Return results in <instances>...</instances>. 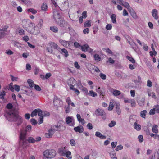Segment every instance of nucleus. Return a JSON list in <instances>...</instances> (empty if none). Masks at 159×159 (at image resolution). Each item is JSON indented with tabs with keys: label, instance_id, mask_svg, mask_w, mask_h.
I'll return each mask as SVG.
<instances>
[{
	"label": "nucleus",
	"instance_id": "nucleus-10",
	"mask_svg": "<svg viewBox=\"0 0 159 159\" xmlns=\"http://www.w3.org/2000/svg\"><path fill=\"white\" fill-rule=\"evenodd\" d=\"M53 102L54 106L61 105L62 104V101L57 96H55Z\"/></svg>",
	"mask_w": 159,
	"mask_h": 159
},
{
	"label": "nucleus",
	"instance_id": "nucleus-11",
	"mask_svg": "<svg viewBox=\"0 0 159 159\" xmlns=\"http://www.w3.org/2000/svg\"><path fill=\"white\" fill-rule=\"evenodd\" d=\"M31 23V22L29 20H24L22 21V25L23 28L25 30Z\"/></svg>",
	"mask_w": 159,
	"mask_h": 159
},
{
	"label": "nucleus",
	"instance_id": "nucleus-50",
	"mask_svg": "<svg viewBox=\"0 0 159 159\" xmlns=\"http://www.w3.org/2000/svg\"><path fill=\"white\" fill-rule=\"evenodd\" d=\"M131 42L130 41H128L129 43L134 48L136 46V44L133 41L131 40Z\"/></svg>",
	"mask_w": 159,
	"mask_h": 159
},
{
	"label": "nucleus",
	"instance_id": "nucleus-25",
	"mask_svg": "<svg viewBox=\"0 0 159 159\" xmlns=\"http://www.w3.org/2000/svg\"><path fill=\"white\" fill-rule=\"evenodd\" d=\"M27 82L29 86L31 88L33 87L35 85L34 81L31 79H29L27 80Z\"/></svg>",
	"mask_w": 159,
	"mask_h": 159
},
{
	"label": "nucleus",
	"instance_id": "nucleus-34",
	"mask_svg": "<svg viewBox=\"0 0 159 159\" xmlns=\"http://www.w3.org/2000/svg\"><path fill=\"white\" fill-rule=\"evenodd\" d=\"M147 111L146 110H143L141 112L140 116L143 118H145L146 117Z\"/></svg>",
	"mask_w": 159,
	"mask_h": 159
},
{
	"label": "nucleus",
	"instance_id": "nucleus-49",
	"mask_svg": "<svg viewBox=\"0 0 159 159\" xmlns=\"http://www.w3.org/2000/svg\"><path fill=\"white\" fill-rule=\"evenodd\" d=\"M30 121L31 124L33 125H35L37 124V122L34 119H31Z\"/></svg>",
	"mask_w": 159,
	"mask_h": 159
},
{
	"label": "nucleus",
	"instance_id": "nucleus-13",
	"mask_svg": "<svg viewBox=\"0 0 159 159\" xmlns=\"http://www.w3.org/2000/svg\"><path fill=\"white\" fill-rule=\"evenodd\" d=\"M74 129L75 132L80 133L83 132L84 130L83 127L81 125L74 127Z\"/></svg>",
	"mask_w": 159,
	"mask_h": 159
},
{
	"label": "nucleus",
	"instance_id": "nucleus-23",
	"mask_svg": "<svg viewBox=\"0 0 159 159\" xmlns=\"http://www.w3.org/2000/svg\"><path fill=\"white\" fill-rule=\"evenodd\" d=\"M93 57L94 60L96 62H99L101 60V58L99 55L97 54H95L93 55Z\"/></svg>",
	"mask_w": 159,
	"mask_h": 159
},
{
	"label": "nucleus",
	"instance_id": "nucleus-45",
	"mask_svg": "<svg viewBox=\"0 0 159 159\" xmlns=\"http://www.w3.org/2000/svg\"><path fill=\"white\" fill-rule=\"evenodd\" d=\"M43 111H42L40 109L38 108V115L40 117H41L42 116H43Z\"/></svg>",
	"mask_w": 159,
	"mask_h": 159
},
{
	"label": "nucleus",
	"instance_id": "nucleus-37",
	"mask_svg": "<svg viewBox=\"0 0 159 159\" xmlns=\"http://www.w3.org/2000/svg\"><path fill=\"white\" fill-rule=\"evenodd\" d=\"M129 103L131 104V106L132 107H135L136 102L134 99H131Z\"/></svg>",
	"mask_w": 159,
	"mask_h": 159
},
{
	"label": "nucleus",
	"instance_id": "nucleus-44",
	"mask_svg": "<svg viewBox=\"0 0 159 159\" xmlns=\"http://www.w3.org/2000/svg\"><path fill=\"white\" fill-rule=\"evenodd\" d=\"M71 153L70 151L67 152L66 153V157L69 158L71 159L72 157L71 156Z\"/></svg>",
	"mask_w": 159,
	"mask_h": 159
},
{
	"label": "nucleus",
	"instance_id": "nucleus-4",
	"mask_svg": "<svg viewBox=\"0 0 159 159\" xmlns=\"http://www.w3.org/2000/svg\"><path fill=\"white\" fill-rule=\"evenodd\" d=\"M43 154L46 158H52L55 156L56 152L54 149H48L45 151Z\"/></svg>",
	"mask_w": 159,
	"mask_h": 159
},
{
	"label": "nucleus",
	"instance_id": "nucleus-2",
	"mask_svg": "<svg viewBox=\"0 0 159 159\" xmlns=\"http://www.w3.org/2000/svg\"><path fill=\"white\" fill-rule=\"evenodd\" d=\"M19 145L23 148H26L28 146V143L26 139V133L21 132L20 137Z\"/></svg>",
	"mask_w": 159,
	"mask_h": 159
},
{
	"label": "nucleus",
	"instance_id": "nucleus-35",
	"mask_svg": "<svg viewBox=\"0 0 159 159\" xmlns=\"http://www.w3.org/2000/svg\"><path fill=\"white\" fill-rule=\"evenodd\" d=\"M38 109H35L34 110L31 114V116L33 117L34 116H36L38 113Z\"/></svg>",
	"mask_w": 159,
	"mask_h": 159
},
{
	"label": "nucleus",
	"instance_id": "nucleus-42",
	"mask_svg": "<svg viewBox=\"0 0 159 159\" xmlns=\"http://www.w3.org/2000/svg\"><path fill=\"white\" fill-rule=\"evenodd\" d=\"M89 93L90 96L93 97H95L97 96V93L92 90L89 91Z\"/></svg>",
	"mask_w": 159,
	"mask_h": 159
},
{
	"label": "nucleus",
	"instance_id": "nucleus-22",
	"mask_svg": "<svg viewBox=\"0 0 159 159\" xmlns=\"http://www.w3.org/2000/svg\"><path fill=\"white\" fill-rule=\"evenodd\" d=\"M119 1L120 2H119V4L122 5L125 7L127 8L128 10L129 9L130 6L128 2H123L121 0H119Z\"/></svg>",
	"mask_w": 159,
	"mask_h": 159
},
{
	"label": "nucleus",
	"instance_id": "nucleus-54",
	"mask_svg": "<svg viewBox=\"0 0 159 159\" xmlns=\"http://www.w3.org/2000/svg\"><path fill=\"white\" fill-rule=\"evenodd\" d=\"M34 88L37 91H40L41 90V88L38 85L35 84L34 86Z\"/></svg>",
	"mask_w": 159,
	"mask_h": 159
},
{
	"label": "nucleus",
	"instance_id": "nucleus-3",
	"mask_svg": "<svg viewBox=\"0 0 159 159\" xmlns=\"http://www.w3.org/2000/svg\"><path fill=\"white\" fill-rule=\"evenodd\" d=\"M46 50L47 52L50 54H54L53 52V50L57 49L58 50L59 49V47L57 44L53 42H50L47 45Z\"/></svg>",
	"mask_w": 159,
	"mask_h": 159
},
{
	"label": "nucleus",
	"instance_id": "nucleus-26",
	"mask_svg": "<svg viewBox=\"0 0 159 159\" xmlns=\"http://www.w3.org/2000/svg\"><path fill=\"white\" fill-rule=\"evenodd\" d=\"M111 18L112 22L113 23H116V16L115 14H113L111 16Z\"/></svg>",
	"mask_w": 159,
	"mask_h": 159
},
{
	"label": "nucleus",
	"instance_id": "nucleus-40",
	"mask_svg": "<svg viewBox=\"0 0 159 159\" xmlns=\"http://www.w3.org/2000/svg\"><path fill=\"white\" fill-rule=\"evenodd\" d=\"M47 5L46 4L43 3L41 6V9L42 10L45 11H46L47 9Z\"/></svg>",
	"mask_w": 159,
	"mask_h": 159
},
{
	"label": "nucleus",
	"instance_id": "nucleus-31",
	"mask_svg": "<svg viewBox=\"0 0 159 159\" xmlns=\"http://www.w3.org/2000/svg\"><path fill=\"white\" fill-rule=\"evenodd\" d=\"M126 58L129 60L132 63L134 64L135 63V60L132 57H130L128 56H126Z\"/></svg>",
	"mask_w": 159,
	"mask_h": 159
},
{
	"label": "nucleus",
	"instance_id": "nucleus-8",
	"mask_svg": "<svg viewBox=\"0 0 159 159\" xmlns=\"http://www.w3.org/2000/svg\"><path fill=\"white\" fill-rule=\"evenodd\" d=\"M69 7V3L67 1L63 2L59 7L60 10L62 11H65L68 9Z\"/></svg>",
	"mask_w": 159,
	"mask_h": 159
},
{
	"label": "nucleus",
	"instance_id": "nucleus-61",
	"mask_svg": "<svg viewBox=\"0 0 159 159\" xmlns=\"http://www.w3.org/2000/svg\"><path fill=\"white\" fill-rule=\"evenodd\" d=\"M43 20L42 19H41L40 20L38 24V26L40 27H42L43 24Z\"/></svg>",
	"mask_w": 159,
	"mask_h": 159
},
{
	"label": "nucleus",
	"instance_id": "nucleus-56",
	"mask_svg": "<svg viewBox=\"0 0 159 159\" xmlns=\"http://www.w3.org/2000/svg\"><path fill=\"white\" fill-rule=\"evenodd\" d=\"M140 143L143 142V136L142 135H140L138 137Z\"/></svg>",
	"mask_w": 159,
	"mask_h": 159
},
{
	"label": "nucleus",
	"instance_id": "nucleus-43",
	"mask_svg": "<svg viewBox=\"0 0 159 159\" xmlns=\"http://www.w3.org/2000/svg\"><path fill=\"white\" fill-rule=\"evenodd\" d=\"M8 27L6 25L2 29L1 31H3V32H0V34H4V32H7V29L8 28Z\"/></svg>",
	"mask_w": 159,
	"mask_h": 159
},
{
	"label": "nucleus",
	"instance_id": "nucleus-20",
	"mask_svg": "<svg viewBox=\"0 0 159 159\" xmlns=\"http://www.w3.org/2000/svg\"><path fill=\"white\" fill-rule=\"evenodd\" d=\"M60 43L63 46L66 47H68L70 46V44L71 43L70 42L66 41L65 40H60Z\"/></svg>",
	"mask_w": 159,
	"mask_h": 159
},
{
	"label": "nucleus",
	"instance_id": "nucleus-55",
	"mask_svg": "<svg viewBox=\"0 0 159 159\" xmlns=\"http://www.w3.org/2000/svg\"><path fill=\"white\" fill-rule=\"evenodd\" d=\"M5 95V91H3L2 92L0 93V98H3L4 96Z\"/></svg>",
	"mask_w": 159,
	"mask_h": 159
},
{
	"label": "nucleus",
	"instance_id": "nucleus-32",
	"mask_svg": "<svg viewBox=\"0 0 159 159\" xmlns=\"http://www.w3.org/2000/svg\"><path fill=\"white\" fill-rule=\"evenodd\" d=\"M7 108H8V109H9V111L8 112V113L11 111L12 110H16L15 109L13 110V109H11V108H12V107H13V106H12V104L11 103H9L7 105Z\"/></svg>",
	"mask_w": 159,
	"mask_h": 159
},
{
	"label": "nucleus",
	"instance_id": "nucleus-52",
	"mask_svg": "<svg viewBox=\"0 0 159 159\" xmlns=\"http://www.w3.org/2000/svg\"><path fill=\"white\" fill-rule=\"evenodd\" d=\"M10 76L11 77V80L12 81H17L18 80V78L17 77H14L11 75H10Z\"/></svg>",
	"mask_w": 159,
	"mask_h": 159
},
{
	"label": "nucleus",
	"instance_id": "nucleus-60",
	"mask_svg": "<svg viewBox=\"0 0 159 159\" xmlns=\"http://www.w3.org/2000/svg\"><path fill=\"white\" fill-rule=\"evenodd\" d=\"M43 116H49L50 115L49 113L46 111H43Z\"/></svg>",
	"mask_w": 159,
	"mask_h": 159
},
{
	"label": "nucleus",
	"instance_id": "nucleus-33",
	"mask_svg": "<svg viewBox=\"0 0 159 159\" xmlns=\"http://www.w3.org/2000/svg\"><path fill=\"white\" fill-rule=\"evenodd\" d=\"M72 87H70V89L73 90L74 91L75 93L78 95L80 93V91L74 88V86H71Z\"/></svg>",
	"mask_w": 159,
	"mask_h": 159
},
{
	"label": "nucleus",
	"instance_id": "nucleus-14",
	"mask_svg": "<svg viewBox=\"0 0 159 159\" xmlns=\"http://www.w3.org/2000/svg\"><path fill=\"white\" fill-rule=\"evenodd\" d=\"M81 48L82 50L84 52L89 51L90 52H91L93 51V49L90 48L88 45L86 44L82 46Z\"/></svg>",
	"mask_w": 159,
	"mask_h": 159
},
{
	"label": "nucleus",
	"instance_id": "nucleus-58",
	"mask_svg": "<svg viewBox=\"0 0 159 159\" xmlns=\"http://www.w3.org/2000/svg\"><path fill=\"white\" fill-rule=\"evenodd\" d=\"M99 76L101 79L103 80H105L106 78V75L105 74L101 73L100 74Z\"/></svg>",
	"mask_w": 159,
	"mask_h": 159
},
{
	"label": "nucleus",
	"instance_id": "nucleus-27",
	"mask_svg": "<svg viewBox=\"0 0 159 159\" xmlns=\"http://www.w3.org/2000/svg\"><path fill=\"white\" fill-rule=\"evenodd\" d=\"M134 127L137 130L139 131L141 129V126L140 125L138 124L136 122L134 124Z\"/></svg>",
	"mask_w": 159,
	"mask_h": 159
},
{
	"label": "nucleus",
	"instance_id": "nucleus-59",
	"mask_svg": "<svg viewBox=\"0 0 159 159\" xmlns=\"http://www.w3.org/2000/svg\"><path fill=\"white\" fill-rule=\"evenodd\" d=\"M14 88L12 86V83H11L9 85V89L11 91L13 92V91H14Z\"/></svg>",
	"mask_w": 159,
	"mask_h": 159
},
{
	"label": "nucleus",
	"instance_id": "nucleus-12",
	"mask_svg": "<svg viewBox=\"0 0 159 159\" xmlns=\"http://www.w3.org/2000/svg\"><path fill=\"white\" fill-rule=\"evenodd\" d=\"M73 120L74 118L73 117L68 116L66 118V122L70 126H73L74 124V123H72Z\"/></svg>",
	"mask_w": 159,
	"mask_h": 159
},
{
	"label": "nucleus",
	"instance_id": "nucleus-24",
	"mask_svg": "<svg viewBox=\"0 0 159 159\" xmlns=\"http://www.w3.org/2000/svg\"><path fill=\"white\" fill-rule=\"evenodd\" d=\"M158 126L156 125H153L152 128V131L155 133L157 134L158 133V131L157 129Z\"/></svg>",
	"mask_w": 159,
	"mask_h": 159
},
{
	"label": "nucleus",
	"instance_id": "nucleus-21",
	"mask_svg": "<svg viewBox=\"0 0 159 159\" xmlns=\"http://www.w3.org/2000/svg\"><path fill=\"white\" fill-rule=\"evenodd\" d=\"M104 112V111L100 108L96 109L95 111V114L97 116H101Z\"/></svg>",
	"mask_w": 159,
	"mask_h": 159
},
{
	"label": "nucleus",
	"instance_id": "nucleus-28",
	"mask_svg": "<svg viewBox=\"0 0 159 159\" xmlns=\"http://www.w3.org/2000/svg\"><path fill=\"white\" fill-rule=\"evenodd\" d=\"M27 141L29 143H34L35 142V139L32 137H29L27 140Z\"/></svg>",
	"mask_w": 159,
	"mask_h": 159
},
{
	"label": "nucleus",
	"instance_id": "nucleus-5",
	"mask_svg": "<svg viewBox=\"0 0 159 159\" xmlns=\"http://www.w3.org/2000/svg\"><path fill=\"white\" fill-rule=\"evenodd\" d=\"M58 125H53L52 128L48 130V133H46L45 134V136L47 138L51 137L54 133V131H59L58 129L59 127Z\"/></svg>",
	"mask_w": 159,
	"mask_h": 159
},
{
	"label": "nucleus",
	"instance_id": "nucleus-64",
	"mask_svg": "<svg viewBox=\"0 0 159 159\" xmlns=\"http://www.w3.org/2000/svg\"><path fill=\"white\" fill-rule=\"evenodd\" d=\"M5 53L8 55H11L13 54V52L11 50H6Z\"/></svg>",
	"mask_w": 159,
	"mask_h": 159
},
{
	"label": "nucleus",
	"instance_id": "nucleus-18",
	"mask_svg": "<svg viewBox=\"0 0 159 159\" xmlns=\"http://www.w3.org/2000/svg\"><path fill=\"white\" fill-rule=\"evenodd\" d=\"M129 12L130 13L132 17L134 19H137L138 18V16L134 11L132 9H129L128 10Z\"/></svg>",
	"mask_w": 159,
	"mask_h": 159
},
{
	"label": "nucleus",
	"instance_id": "nucleus-62",
	"mask_svg": "<svg viewBox=\"0 0 159 159\" xmlns=\"http://www.w3.org/2000/svg\"><path fill=\"white\" fill-rule=\"evenodd\" d=\"M123 146L120 145L117 146L115 150L116 151H118L119 150H121L123 148Z\"/></svg>",
	"mask_w": 159,
	"mask_h": 159
},
{
	"label": "nucleus",
	"instance_id": "nucleus-9",
	"mask_svg": "<svg viewBox=\"0 0 159 159\" xmlns=\"http://www.w3.org/2000/svg\"><path fill=\"white\" fill-rule=\"evenodd\" d=\"M34 27H35L33 25V23L31 22L25 30L31 34H33L34 33Z\"/></svg>",
	"mask_w": 159,
	"mask_h": 159
},
{
	"label": "nucleus",
	"instance_id": "nucleus-17",
	"mask_svg": "<svg viewBox=\"0 0 159 159\" xmlns=\"http://www.w3.org/2000/svg\"><path fill=\"white\" fill-rule=\"evenodd\" d=\"M61 54L64 55L65 57H67L68 55V53L67 51L65 48L61 49L59 48V49L58 50Z\"/></svg>",
	"mask_w": 159,
	"mask_h": 159
},
{
	"label": "nucleus",
	"instance_id": "nucleus-38",
	"mask_svg": "<svg viewBox=\"0 0 159 159\" xmlns=\"http://www.w3.org/2000/svg\"><path fill=\"white\" fill-rule=\"evenodd\" d=\"M108 60H107L106 61V62L107 63H109L110 64H114L115 62V61L114 60H113L112 58L111 57H109L107 58Z\"/></svg>",
	"mask_w": 159,
	"mask_h": 159
},
{
	"label": "nucleus",
	"instance_id": "nucleus-1",
	"mask_svg": "<svg viewBox=\"0 0 159 159\" xmlns=\"http://www.w3.org/2000/svg\"><path fill=\"white\" fill-rule=\"evenodd\" d=\"M8 120L11 121L17 122L18 125L23 122L22 118L18 115L17 110H12L8 113Z\"/></svg>",
	"mask_w": 159,
	"mask_h": 159
},
{
	"label": "nucleus",
	"instance_id": "nucleus-30",
	"mask_svg": "<svg viewBox=\"0 0 159 159\" xmlns=\"http://www.w3.org/2000/svg\"><path fill=\"white\" fill-rule=\"evenodd\" d=\"M91 26V23L90 20H87L84 23V26L86 27H90Z\"/></svg>",
	"mask_w": 159,
	"mask_h": 159
},
{
	"label": "nucleus",
	"instance_id": "nucleus-53",
	"mask_svg": "<svg viewBox=\"0 0 159 159\" xmlns=\"http://www.w3.org/2000/svg\"><path fill=\"white\" fill-rule=\"evenodd\" d=\"M14 88L15 90L16 91L19 92L20 90V87L19 86L17 85H14Z\"/></svg>",
	"mask_w": 159,
	"mask_h": 159
},
{
	"label": "nucleus",
	"instance_id": "nucleus-29",
	"mask_svg": "<svg viewBox=\"0 0 159 159\" xmlns=\"http://www.w3.org/2000/svg\"><path fill=\"white\" fill-rule=\"evenodd\" d=\"M50 30L54 33H57L58 31V28L55 26H51L50 28Z\"/></svg>",
	"mask_w": 159,
	"mask_h": 159
},
{
	"label": "nucleus",
	"instance_id": "nucleus-41",
	"mask_svg": "<svg viewBox=\"0 0 159 159\" xmlns=\"http://www.w3.org/2000/svg\"><path fill=\"white\" fill-rule=\"evenodd\" d=\"M116 124V122L114 121H111L110 123L108 124V126L110 127H112L114 126Z\"/></svg>",
	"mask_w": 159,
	"mask_h": 159
},
{
	"label": "nucleus",
	"instance_id": "nucleus-19",
	"mask_svg": "<svg viewBox=\"0 0 159 159\" xmlns=\"http://www.w3.org/2000/svg\"><path fill=\"white\" fill-rule=\"evenodd\" d=\"M111 91L112 92L113 95L116 96L119 95L121 94L120 91L113 89H111Z\"/></svg>",
	"mask_w": 159,
	"mask_h": 159
},
{
	"label": "nucleus",
	"instance_id": "nucleus-15",
	"mask_svg": "<svg viewBox=\"0 0 159 159\" xmlns=\"http://www.w3.org/2000/svg\"><path fill=\"white\" fill-rule=\"evenodd\" d=\"M68 84L70 86V87H72L71 86H74L73 84H75L76 83V80L73 78H70L67 81Z\"/></svg>",
	"mask_w": 159,
	"mask_h": 159
},
{
	"label": "nucleus",
	"instance_id": "nucleus-39",
	"mask_svg": "<svg viewBox=\"0 0 159 159\" xmlns=\"http://www.w3.org/2000/svg\"><path fill=\"white\" fill-rule=\"evenodd\" d=\"M116 111L118 115H120L121 114V110L119 107V106L118 105H116Z\"/></svg>",
	"mask_w": 159,
	"mask_h": 159
},
{
	"label": "nucleus",
	"instance_id": "nucleus-51",
	"mask_svg": "<svg viewBox=\"0 0 159 159\" xmlns=\"http://www.w3.org/2000/svg\"><path fill=\"white\" fill-rule=\"evenodd\" d=\"M112 25L111 24H107L106 26V29L108 30H111L112 28Z\"/></svg>",
	"mask_w": 159,
	"mask_h": 159
},
{
	"label": "nucleus",
	"instance_id": "nucleus-47",
	"mask_svg": "<svg viewBox=\"0 0 159 159\" xmlns=\"http://www.w3.org/2000/svg\"><path fill=\"white\" fill-rule=\"evenodd\" d=\"M113 107L114 106L113 103L112 102H110L109 107L108 108V110L109 111L113 109Z\"/></svg>",
	"mask_w": 159,
	"mask_h": 159
},
{
	"label": "nucleus",
	"instance_id": "nucleus-63",
	"mask_svg": "<svg viewBox=\"0 0 159 159\" xmlns=\"http://www.w3.org/2000/svg\"><path fill=\"white\" fill-rule=\"evenodd\" d=\"M74 66L77 69H80V66L78 64V63L76 61L74 63Z\"/></svg>",
	"mask_w": 159,
	"mask_h": 159
},
{
	"label": "nucleus",
	"instance_id": "nucleus-48",
	"mask_svg": "<svg viewBox=\"0 0 159 159\" xmlns=\"http://www.w3.org/2000/svg\"><path fill=\"white\" fill-rule=\"evenodd\" d=\"M65 112L66 113H68L70 111V105H68L67 107H65Z\"/></svg>",
	"mask_w": 159,
	"mask_h": 159
},
{
	"label": "nucleus",
	"instance_id": "nucleus-46",
	"mask_svg": "<svg viewBox=\"0 0 159 159\" xmlns=\"http://www.w3.org/2000/svg\"><path fill=\"white\" fill-rule=\"evenodd\" d=\"M110 156L112 159H117L116 155L115 153H110Z\"/></svg>",
	"mask_w": 159,
	"mask_h": 159
},
{
	"label": "nucleus",
	"instance_id": "nucleus-7",
	"mask_svg": "<svg viewBox=\"0 0 159 159\" xmlns=\"http://www.w3.org/2000/svg\"><path fill=\"white\" fill-rule=\"evenodd\" d=\"M57 23L61 27L66 28L68 27V23L62 18L57 21Z\"/></svg>",
	"mask_w": 159,
	"mask_h": 159
},
{
	"label": "nucleus",
	"instance_id": "nucleus-36",
	"mask_svg": "<svg viewBox=\"0 0 159 159\" xmlns=\"http://www.w3.org/2000/svg\"><path fill=\"white\" fill-rule=\"evenodd\" d=\"M28 12H30L33 14H35L37 13V11L33 8H30L27 10Z\"/></svg>",
	"mask_w": 159,
	"mask_h": 159
},
{
	"label": "nucleus",
	"instance_id": "nucleus-6",
	"mask_svg": "<svg viewBox=\"0 0 159 159\" xmlns=\"http://www.w3.org/2000/svg\"><path fill=\"white\" fill-rule=\"evenodd\" d=\"M53 16L56 22L59 20L60 19L62 18L61 17L60 13L56 9L53 10Z\"/></svg>",
	"mask_w": 159,
	"mask_h": 159
},
{
	"label": "nucleus",
	"instance_id": "nucleus-16",
	"mask_svg": "<svg viewBox=\"0 0 159 159\" xmlns=\"http://www.w3.org/2000/svg\"><path fill=\"white\" fill-rule=\"evenodd\" d=\"M152 14L155 19L157 20L158 19L159 16L158 15V11L156 9H154L152 10Z\"/></svg>",
	"mask_w": 159,
	"mask_h": 159
},
{
	"label": "nucleus",
	"instance_id": "nucleus-57",
	"mask_svg": "<svg viewBox=\"0 0 159 159\" xmlns=\"http://www.w3.org/2000/svg\"><path fill=\"white\" fill-rule=\"evenodd\" d=\"M70 143L72 146H75L76 144L75 141L73 139H71L70 140Z\"/></svg>",
	"mask_w": 159,
	"mask_h": 159
}]
</instances>
